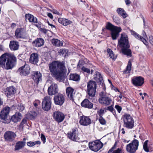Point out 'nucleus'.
<instances>
[{
	"instance_id": "f8f14e48",
	"label": "nucleus",
	"mask_w": 153,
	"mask_h": 153,
	"mask_svg": "<svg viewBox=\"0 0 153 153\" xmlns=\"http://www.w3.org/2000/svg\"><path fill=\"white\" fill-rule=\"evenodd\" d=\"M53 117L55 121L58 123H61L64 120L65 115L61 112L56 111L53 113Z\"/></svg>"
},
{
	"instance_id": "6e6552de",
	"label": "nucleus",
	"mask_w": 153,
	"mask_h": 153,
	"mask_svg": "<svg viewBox=\"0 0 153 153\" xmlns=\"http://www.w3.org/2000/svg\"><path fill=\"white\" fill-rule=\"evenodd\" d=\"M103 146V144L99 140H95L89 143V148L91 150L96 152L101 149Z\"/></svg>"
},
{
	"instance_id": "f3484780",
	"label": "nucleus",
	"mask_w": 153,
	"mask_h": 153,
	"mask_svg": "<svg viewBox=\"0 0 153 153\" xmlns=\"http://www.w3.org/2000/svg\"><path fill=\"white\" fill-rule=\"evenodd\" d=\"M74 89L70 87H67L66 89V93L68 98L72 102L74 101Z\"/></svg>"
},
{
	"instance_id": "393cba45",
	"label": "nucleus",
	"mask_w": 153,
	"mask_h": 153,
	"mask_svg": "<svg viewBox=\"0 0 153 153\" xmlns=\"http://www.w3.org/2000/svg\"><path fill=\"white\" fill-rule=\"evenodd\" d=\"M44 43V41L41 38L36 39L32 43L33 45L37 47H39L43 45Z\"/></svg>"
},
{
	"instance_id": "a19ab883",
	"label": "nucleus",
	"mask_w": 153,
	"mask_h": 153,
	"mask_svg": "<svg viewBox=\"0 0 153 153\" xmlns=\"http://www.w3.org/2000/svg\"><path fill=\"white\" fill-rule=\"evenodd\" d=\"M149 142L148 140H146L144 143L143 145V149L144 151L146 152H149V147H148V143Z\"/></svg>"
},
{
	"instance_id": "a878e982",
	"label": "nucleus",
	"mask_w": 153,
	"mask_h": 153,
	"mask_svg": "<svg viewBox=\"0 0 153 153\" xmlns=\"http://www.w3.org/2000/svg\"><path fill=\"white\" fill-rule=\"evenodd\" d=\"M39 61V57L36 53H33L30 56L29 61L30 63L33 64H36Z\"/></svg>"
},
{
	"instance_id": "1a4fd4ad",
	"label": "nucleus",
	"mask_w": 153,
	"mask_h": 153,
	"mask_svg": "<svg viewBox=\"0 0 153 153\" xmlns=\"http://www.w3.org/2000/svg\"><path fill=\"white\" fill-rule=\"evenodd\" d=\"M51 98L49 96L45 97L42 101V106L43 109L48 111L50 109L51 106Z\"/></svg>"
},
{
	"instance_id": "c9c22d12",
	"label": "nucleus",
	"mask_w": 153,
	"mask_h": 153,
	"mask_svg": "<svg viewBox=\"0 0 153 153\" xmlns=\"http://www.w3.org/2000/svg\"><path fill=\"white\" fill-rule=\"evenodd\" d=\"M52 44L56 46H62L63 42L62 41L55 39H53L51 40Z\"/></svg>"
},
{
	"instance_id": "4c0bfd02",
	"label": "nucleus",
	"mask_w": 153,
	"mask_h": 153,
	"mask_svg": "<svg viewBox=\"0 0 153 153\" xmlns=\"http://www.w3.org/2000/svg\"><path fill=\"white\" fill-rule=\"evenodd\" d=\"M131 63L130 61L128 62L126 70L123 71V73L125 74H127L130 73L131 69Z\"/></svg>"
},
{
	"instance_id": "6ab92c4d",
	"label": "nucleus",
	"mask_w": 153,
	"mask_h": 153,
	"mask_svg": "<svg viewBox=\"0 0 153 153\" xmlns=\"http://www.w3.org/2000/svg\"><path fill=\"white\" fill-rule=\"evenodd\" d=\"M79 122L80 124L82 125L87 126L90 124L91 122L88 117L82 116L80 117Z\"/></svg>"
},
{
	"instance_id": "0eeeda50",
	"label": "nucleus",
	"mask_w": 153,
	"mask_h": 153,
	"mask_svg": "<svg viewBox=\"0 0 153 153\" xmlns=\"http://www.w3.org/2000/svg\"><path fill=\"white\" fill-rule=\"evenodd\" d=\"M139 146V141L134 139L131 143L126 145V149L129 153H134L137 150Z\"/></svg>"
},
{
	"instance_id": "5fc2aeb1",
	"label": "nucleus",
	"mask_w": 153,
	"mask_h": 153,
	"mask_svg": "<svg viewBox=\"0 0 153 153\" xmlns=\"http://www.w3.org/2000/svg\"><path fill=\"white\" fill-rule=\"evenodd\" d=\"M39 101L38 100H36L33 102L34 105L36 107H37L38 106V104L39 103Z\"/></svg>"
},
{
	"instance_id": "7c9ffc66",
	"label": "nucleus",
	"mask_w": 153,
	"mask_h": 153,
	"mask_svg": "<svg viewBox=\"0 0 153 153\" xmlns=\"http://www.w3.org/2000/svg\"><path fill=\"white\" fill-rule=\"evenodd\" d=\"M94 78L99 84H101L103 82L102 76L98 72H95Z\"/></svg>"
},
{
	"instance_id": "338daca9",
	"label": "nucleus",
	"mask_w": 153,
	"mask_h": 153,
	"mask_svg": "<svg viewBox=\"0 0 153 153\" xmlns=\"http://www.w3.org/2000/svg\"><path fill=\"white\" fill-rule=\"evenodd\" d=\"M53 13L54 14H59V12L56 10H53Z\"/></svg>"
},
{
	"instance_id": "de8ad7c7",
	"label": "nucleus",
	"mask_w": 153,
	"mask_h": 153,
	"mask_svg": "<svg viewBox=\"0 0 153 153\" xmlns=\"http://www.w3.org/2000/svg\"><path fill=\"white\" fill-rule=\"evenodd\" d=\"M27 120L26 119H24L22 120L20 125V127L22 128H23V125L27 123Z\"/></svg>"
},
{
	"instance_id": "72a5a7b5",
	"label": "nucleus",
	"mask_w": 153,
	"mask_h": 153,
	"mask_svg": "<svg viewBox=\"0 0 153 153\" xmlns=\"http://www.w3.org/2000/svg\"><path fill=\"white\" fill-rule=\"evenodd\" d=\"M13 109H15L17 111L21 112L24 110L25 107L22 104H19L17 105H13L12 106Z\"/></svg>"
},
{
	"instance_id": "3c124183",
	"label": "nucleus",
	"mask_w": 153,
	"mask_h": 153,
	"mask_svg": "<svg viewBox=\"0 0 153 153\" xmlns=\"http://www.w3.org/2000/svg\"><path fill=\"white\" fill-rule=\"evenodd\" d=\"M115 108L117 110L118 112L120 113L122 110V108L121 106L118 105H116L115 106Z\"/></svg>"
},
{
	"instance_id": "5701e85b",
	"label": "nucleus",
	"mask_w": 153,
	"mask_h": 153,
	"mask_svg": "<svg viewBox=\"0 0 153 153\" xmlns=\"http://www.w3.org/2000/svg\"><path fill=\"white\" fill-rule=\"evenodd\" d=\"M42 74L39 71H36L34 72L33 79L34 82L38 84L39 82L42 81Z\"/></svg>"
},
{
	"instance_id": "a211bd4d",
	"label": "nucleus",
	"mask_w": 153,
	"mask_h": 153,
	"mask_svg": "<svg viewBox=\"0 0 153 153\" xmlns=\"http://www.w3.org/2000/svg\"><path fill=\"white\" fill-rule=\"evenodd\" d=\"M30 69L28 65H24L19 68L18 72L22 76H26L29 74Z\"/></svg>"
},
{
	"instance_id": "37998d69",
	"label": "nucleus",
	"mask_w": 153,
	"mask_h": 153,
	"mask_svg": "<svg viewBox=\"0 0 153 153\" xmlns=\"http://www.w3.org/2000/svg\"><path fill=\"white\" fill-rule=\"evenodd\" d=\"M68 51L67 49H61L58 52L59 54L60 55H63L65 56L67 55Z\"/></svg>"
},
{
	"instance_id": "ea45409f",
	"label": "nucleus",
	"mask_w": 153,
	"mask_h": 153,
	"mask_svg": "<svg viewBox=\"0 0 153 153\" xmlns=\"http://www.w3.org/2000/svg\"><path fill=\"white\" fill-rule=\"evenodd\" d=\"M107 52L109 55V56L111 59L113 60L115 59L116 58L114 56V53L110 49L108 48L107 49Z\"/></svg>"
},
{
	"instance_id": "58836bf2",
	"label": "nucleus",
	"mask_w": 153,
	"mask_h": 153,
	"mask_svg": "<svg viewBox=\"0 0 153 153\" xmlns=\"http://www.w3.org/2000/svg\"><path fill=\"white\" fill-rule=\"evenodd\" d=\"M117 27V26H114L109 22H108L105 26L106 29L110 30L111 32Z\"/></svg>"
},
{
	"instance_id": "09e8293b",
	"label": "nucleus",
	"mask_w": 153,
	"mask_h": 153,
	"mask_svg": "<svg viewBox=\"0 0 153 153\" xmlns=\"http://www.w3.org/2000/svg\"><path fill=\"white\" fill-rule=\"evenodd\" d=\"M104 110L102 109L97 111V113L99 117L102 116V115L104 114Z\"/></svg>"
},
{
	"instance_id": "4468645a",
	"label": "nucleus",
	"mask_w": 153,
	"mask_h": 153,
	"mask_svg": "<svg viewBox=\"0 0 153 153\" xmlns=\"http://www.w3.org/2000/svg\"><path fill=\"white\" fill-rule=\"evenodd\" d=\"M16 136V134L11 131H7L4 133V135L5 140L10 142H12L14 140Z\"/></svg>"
},
{
	"instance_id": "0e129e2a",
	"label": "nucleus",
	"mask_w": 153,
	"mask_h": 153,
	"mask_svg": "<svg viewBox=\"0 0 153 153\" xmlns=\"http://www.w3.org/2000/svg\"><path fill=\"white\" fill-rule=\"evenodd\" d=\"M16 116H17V117H19L20 118V120L21 119V118L22 117V114L21 113L18 112V113H16Z\"/></svg>"
},
{
	"instance_id": "7ed1b4c3",
	"label": "nucleus",
	"mask_w": 153,
	"mask_h": 153,
	"mask_svg": "<svg viewBox=\"0 0 153 153\" xmlns=\"http://www.w3.org/2000/svg\"><path fill=\"white\" fill-rule=\"evenodd\" d=\"M118 46L121 48L123 53L128 56H131V50L129 49L130 45L128 37L125 33H122L119 39L118 40Z\"/></svg>"
},
{
	"instance_id": "603ef678",
	"label": "nucleus",
	"mask_w": 153,
	"mask_h": 153,
	"mask_svg": "<svg viewBox=\"0 0 153 153\" xmlns=\"http://www.w3.org/2000/svg\"><path fill=\"white\" fill-rule=\"evenodd\" d=\"M107 110H108L113 113V111H114V109L113 107V105H111L109 106L108 107Z\"/></svg>"
},
{
	"instance_id": "c756f323",
	"label": "nucleus",
	"mask_w": 153,
	"mask_h": 153,
	"mask_svg": "<svg viewBox=\"0 0 153 153\" xmlns=\"http://www.w3.org/2000/svg\"><path fill=\"white\" fill-rule=\"evenodd\" d=\"M58 22L64 26H67L72 23V22L66 19L59 18L58 19Z\"/></svg>"
},
{
	"instance_id": "f704fd0d",
	"label": "nucleus",
	"mask_w": 153,
	"mask_h": 153,
	"mask_svg": "<svg viewBox=\"0 0 153 153\" xmlns=\"http://www.w3.org/2000/svg\"><path fill=\"white\" fill-rule=\"evenodd\" d=\"M69 77L70 79L75 81H79L80 79V76L78 74H71Z\"/></svg>"
},
{
	"instance_id": "864d4df0",
	"label": "nucleus",
	"mask_w": 153,
	"mask_h": 153,
	"mask_svg": "<svg viewBox=\"0 0 153 153\" xmlns=\"http://www.w3.org/2000/svg\"><path fill=\"white\" fill-rule=\"evenodd\" d=\"M41 139L43 141V143H45L46 142V138L45 135L43 134H41Z\"/></svg>"
},
{
	"instance_id": "052dcab7",
	"label": "nucleus",
	"mask_w": 153,
	"mask_h": 153,
	"mask_svg": "<svg viewBox=\"0 0 153 153\" xmlns=\"http://www.w3.org/2000/svg\"><path fill=\"white\" fill-rule=\"evenodd\" d=\"M33 146L35 145H40L41 144V142L39 141H37L34 142H33Z\"/></svg>"
},
{
	"instance_id": "412c9836",
	"label": "nucleus",
	"mask_w": 153,
	"mask_h": 153,
	"mask_svg": "<svg viewBox=\"0 0 153 153\" xmlns=\"http://www.w3.org/2000/svg\"><path fill=\"white\" fill-rule=\"evenodd\" d=\"M16 90L14 87L10 86L4 90V93L7 97L12 96L16 92Z\"/></svg>"
},
{
	"instance_id": "a18cd8bd",
	"label": "nucleus",
	"mask_w": 153,
	"mask_h": 153,
	"mask_svg": "<svg viewBox=\"0 0 153 153\" xmlns=\"http://www.w3.org/2000/svg\"><path fill=\"white\" fill-rule=\"evenodd\" d=\"M117 145V142H115L113 146L108 151V153H111L114 149L116 148Z\"/></svg>"
},
{
	"instance_id": "49530a36",
	"label": "nucleus",
	"mask_w": 153,
	"mask_h": 153,
	"mask_svg": "<svg viewBox=\"0 0 153 153\" xmlns=\"http://www.w3.org/2000/svg\"><path fill=\"white\" fill-rule=\"evenodd\" d=\"M82 70L88 74H90V71L89 68H87L84 67H83L82 68Z\"/></svg>"
},
{
	"instance_id": "c03bdc74",
	"label": "nucleus",
	"mask_w": 153,
	"mask_h": 153,
	"mask_svg": "<svg viewBox=\"0 0 153 153\" xmlns=\"http://www.w3.org/2000/svg\"><path fill=\"white\" fill-rule=\"evenodd\" d=\"M98 120L100 123L101 125H106V121L102 116L99 117Z\"/></svg>"
},
{
	"instance_id": "bb28decb",
	"label": "nucleus",
	"mask_w": 153,
	"mask_h": 153,
	"mask_svg": "<svg viewBox=\"0 0 153 153\" xmlns=\"http://www.w3.org/2000/svg\"><path fill=\"white\" fill-rule=\"evenodd\" d=\"M25 17L26 19L28 20L30 22L34 23H38L37 18L31 14L28 13L25 14Z\"/></svg>"
},
{
	"instance_id": "39448f33",
	"label": "nucleus",
	"mask_w": 153,
	"mask_h": 153,
	"mask_svg": "<svg viewBox=\"0 0 153 153\" xmlns=\"http://www.w3.org/2000/svg\"><path fill=\"white\" fill-rule=\"evenodd\" d=\"M123 119L124 122L123 126L124 127L129 129H132L134 127V120L130 114H124Z\"/></svg>"
},
{
	"instance_id": "423d86ee",
	"label": "nucleus",
	"mask_w": 153,
	"mask_h": 153,
	"mask_svg": "<svg viewBox=\"0 0 153 153\" xmlns=\"http://www.w3.org/2000/svg\"><path fill=\"white\" fill-rule=\"evenodd\" d=\"M99 95L100 97L99 99L98 100L100 103L106 105H109L111 104L112 101L109 95L105 92L102 91L100 93Z\"/></svg>"
},
{
	"instance_id": "2eb2a0df",
	"label": "nucleus",
	"mask_w": 153,
	"mask_h": 153,
	"mask_svg": "<svg viewBox=\"0 0 153 153\" xmlns=\"http://www.w3.org/2000/svg\"><path fill=\"white\" fill-rule=\"evenodd\" d=\"M58 87L57 85L54 83H52L48 88V94L49 95H54L58 92Z\"/></svg>"
},
{
	"instance_id": "bf43d9fd",
	"label": "nucleus",
	"mask_w": 153,
	"mask_h": 153,
	"mask_svg": "<svg viewBox=\"0 0 153 153\" xmlns=\"http://www.w3.org/2000/svg\"><path fill=\"white\" fill-rule=\"evenodd\" d=\"M40 31L42 32L43 33H46L48 31V30L45 29V28H40Z\"/></svg>"
},
{
	"instance_id": "473e14b6",
	"label": "nucleus",
	"mask_w": 153,
	"mask_h": 153,
	"mask_svg": "<svg viewBox=\"0 0 153 153\" xmlns=\"http://www.w3.org/2000/svg\"><path fill=\"white\" fill-rule=\"evenodd\" d=\"M87 88L97 89L96 82L93 80H90L87 83Z\"/></svg>"
},
{
	"instance_id": "6e6d98bb",
	"label": "nucleus",
	"mask_w": 153,
	"mask_h": 153,
	"mask_svg": "<svg viewBox=\"0 0 153 153\" xmlns=\"http://www.w3.org/2000/svg\"><path fill=\"white\" fill-rule=\"evenodd\" d=\"M149 41L152 45H153V36H151L149 37Z\"/></svg>"
},
{
	"instance_id": "aec40b11",
	"label": "nucleus",
	"mask_w": 153,
	"mask_h": 153,
	"mask_svg": "<svg viewBox=\"0 0 153 153\" xmlns=\"http://www.w3.org/2000/svg\"><path fill=\"white\" fill-rule=\"evenodd\" d=\"M142 34L143 37L141 36L136 33H134V35L137 39H139L142 41L147 46L148 45V43L145 39V38H147L146 34L145 32L144 31H143Z\"/></svg>"
},
{
	"instance_id": "ddd939ff",
	"label": "nucleus",
	"mask_w": 153,
	"mask_h": 153,
	"mask_svg": "<svg viewBox=\"0 0 153 153\" xmlns=\"http://www.w3.org/2000/svg\"><path fill=\"white\" fill-rule=\"evenodd\" d=\"M133 84L137 86H140L144 82V78L141 76L134 77L132 80Z\"/></svg>"
},
{
	"instance_id": "cd10ccee",
	"label": "nucleus",
	"mask_w": 153,
	"mask_h": 153,
	"mask_svg": "<svg viewBox=\"0 0 153 153\" xmlns=\"http://www.w3.org/2000/svg\"><path fill=\"white\" fill-rule=\"evenodd\" d=\"M25 31L22 28H17L15 31V35L17 38H23Z\"/></svg>"
},
{
	"instance_id": "8fccbe9b",
	"label": "nucleus",
	"mask_w": 153,
	"mask_h": 153,
	"mask_svg": "<svg viewBox=\"0 0 153 153\" xmlns=\"http://www.w3.org/2000/svg\"><path fill=\"white\" fill-rule=\"evenodd\" d=\"M112 153H122V150L120 148L115 149L111 152Z\"/></svg>"
},
{
	"instance_id": "c85d7f7f",
	"label": "nucleus",
	"mask_w": 153,
	"mask_h": 153,
	"mask_svg": "<svg viewBox=\"0 0 153 153\" xmlns=\"http://www.w3.org/2000/svg\"><path fill=\"white\" fill-rule=\"evenodd\" d=\"M19 44L18 42L13 41L10 42L9 47L10 49L12 51H16L19 49Z\"/></svg>"
},
{
	"instance_id": "e2e57ef3",
	"label": "nucleus",
	"mask_w": 153,
	"mask_h": 153,
	"mask_svg": "<svg viewBox=\"0 0 153 153\" xmlns=\"http://www.w3.org/2000/svg\"><path fill=\"white\" fill-rule=\"evenodd\" d=\"M33 116L35 117L38 114V113L37 112H35L34 111L33 113H32Z\"/></svg>"
},
{
	"instance_id": "79ce46f5",
	"label": "nucleus",
	"mask_w": 153,
	"mask_h": 153,
	"mask_svg": "<svg viewBox=\"0 0 153 153\" xmlns=\"http://www.w3.org/2000/svg\"><path fill=\"white\" fill-rule=\"evenodd\" d=\"M16 114H15V115L12 116L11 119H10V121L14 123H16L20 120L19 117H17Z\"/></svg>"
},
{
	"instance_id": "f03ea898",
	"label": "nucleus",
	"mask_w": 153,
	"mask_h": 153,
	"mask_svg": "<svg viewBox=\"0 0 153 153\" xmlns=\"http://www.w3.org/2000/svg\"><path fill=\"white\" fill-rule=\"evenodd\" d=\"M16 61L13 54L5 53L0 57V66L6 70L11 69L16 65Z\"/></svg>"
},
{
	"instance_id": "20e7f679",
	"label": "nucleus",
	"mask_w": 153,
	"mask_h": 153,
	"mask_svg": "<svg viewBox=\"0 0 153 153\" xmlns=\"http://www.w3.org/2000/svg\"><path fill=\"white\" fill-rule=\"evenodd\" d=\"M10 108L6 107L1 111L0 114V121L5 123H8L10 122V117L9 114Z\"/></svg>"
},
{
	"instance_id": "13d9d810",
	"label": "nucleus",
	"mask_w": 153,
	"mask_h": 153,
	"mask_svg": "<svg viewBox=\"0 0 153 153\" xmlns=\"http://www.w3.org/2000/svg\"><path fill=\"white\" fill-rule=\"evenodd\" d=\"M34 25L38 28H40L41 26L42 23L40 22H38L37 23H36Z\"/></svg>"
},
{
	"instance_id": "9b49d317",
	"label": "nucleus",
	"mask_w": 153,
	"mask_h": 153,
	"mask_svg": "<svg viewBox=\"0 0 153 153\" xmlns=\"http://www.w3.org/2000/svg\"><path fill=\"white\" fill-rule=\"evenodd\" d=\"M68 137L73 141H76L79 139L78 137V131L77 128H74L71 131L67 133Z\"/></svg>"
},
{
	"instance_id": "9d476101",
	"label": "nucleus",
	"mask_w": 153,
	"mask_h": 153,
	"mask_svg": "<svg viewBox=\"0 0 153 153\" xmlns=\"http://www.w3.org/2000/svg\"><path fill=\"white\" fill-rule=\"evenodd\" d=\"M53 100L55 105L61 106L65 102V96L63 94H58L54 96Z\"/></svg>"
},
{
	"instance_id": "e433bc0d",
	"label": "nucleus",
	"mask_w": 153,
	"mask_h": 153,
	"mask_svg": "<svg viewBox=\"0 0 153 153\" xmlns=\"http://www.w3.org/2000/svg\"><path fill=\"white\" fill-rule=\"evenodd\" d=\"M117 12L119 15L121 16L123 18H125L126 17L127 14L123 9L119 8L117 10Z\"/></svg>"
},
{
	"instance_id": "2f4dec72",
	"label": "nucleus",
	"mask_w": 153,
	"mask_h": 153,
	"mask_svg": "<svg viewBox=\"0 0 153 153\" xmlns=\"http://www.w3.org/2000/svg\"><path fill=\"white\" fill-rule=\"evenodd\" d=\"M26 142L24 141H19L17 142L15 146V150H18L22 149L25 145Z\"/></svg>"
},
{
	"instance_id": "4be33fe9",
	"label": "nucleus",
	"mask_w": 153,
	"mask_h": 153,
	"mask_svg": "<svg viewBox=\"0 0 153 153\" xmlns=\"http://www.w3.org/2000/svg\"><path fill=\"white\" fill-rule=\"evenodd\" d=\"M122 30L121 27H117L111 31V37L113 40H114L117 39L119 36V33Z\"/></svg>"
},
{
	"instance_id": "680f3d73",
	"label": "nucleus",
	"mask_w": 153,
	"mask_h": 153,
	"mask_svg": "<svg viewBox=\"0 0 153 153\" xmlns=\"http://www.w3.org/2000/svg\"><path fill=\"white\" fill-rule=\"evenodd\" d=\"M48 16L51 19H52L53 18V16L51 13H48Z\"/></svg>"
},
{
	"instance_id": "f257e3e1",
	"label": "nucleus",
	"mask_w": 153,
	"mask_h": 153,
	"mask_svg": "<svg viewBox=\"0 0 153 153\" xmlns=\"http://www.w3.org/2000/svg\"><path fill=\"white\" fill-rule=\"evenodd\" d=\"M49 69L52 76L58 81L62 80L67 71L64 61H53L49 64Z\"/></svg>"
},
{
	"instance_id": "dca6fc26",
	"label": "nucleus",
	"mask_w": 153,
	"mask_h": 153,
	"mask_svg": "<svg viewBox=\"0 0 153 153\" xmlns=\"http://www.w3.org/2000/svg\"><path fill=\"white\" fill-rule=\"evenodd\" d=\"M96 89L87 88V94L88 99L91 100L92 102H94L95 99V94Z\"/></svg>"
},
{
	"instance_id": "b1692460",
	"label": "nucleus",
	"mask_w": 153,
	"mask_h": 153,
	"mask_svg": "<svg viewBox=\"0 0 153 153\" xmlns=\"http://www.w3.org/2000/svg\"><path fill=\"white\" fill-rule=\"evenodd\" d=\"M93 104L90 102L88 99H84L81 103V106L85 108L89 109H91L93 107Z\"/></svg>"
},
{
	"instance_id": "774afa93",
	"label": "nucleus",
	"mask_w": 153,
	"mask_h": 153,
	"mask_svg": "<svg viewBox=\"0 0 153 153\" xmlns=\"http://www.w3.org/2000/svg\"><path fill=\"white\" fill-rule=\"evenodd\" d=\"M4 50L3 46L0 44V51H3Z\"/></svg>"
},
{
	"instance_id": "69168bd1",
	"label": "nucleus",
	"mask_w": 153,
	"mask_h": 153,
	"mask_svg": "<svg viewBox=\"0 0 153 153\" xmlns=\"http://www.w3.org/2000/svg\"><path fill=\"white\" fill-rule=\"evenodd\" d=\"M125 2L126 4L127 5H129L131 3V1L130 0H126Z\"/></svg>"
},
{
	"instance_id": "4d7b16f0",
	"label": "nucleus",
	"mask_w": 153,
	"mask_h": 153,
	"mask_svg": "<svg viewBox=\"0 0 153 153\" xmlns=\"http://www.w3.org/2000/svg\"><path fill=\"white\" fill-rule=\"evenodd\" d=\"M27 144L28 146L30 147H32L34 146L33 142L32 141L27 142Z\"/></svg>"
}]
</instances>
